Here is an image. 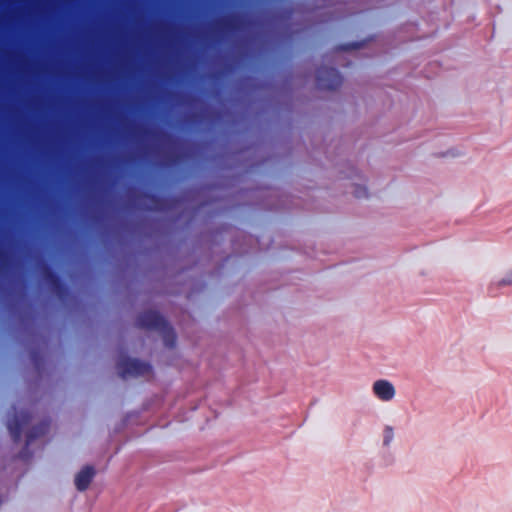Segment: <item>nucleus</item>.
Segmentation results:
<instances>
[{
    "instance_id": "obj_1",
    "label": "nucleus",
    "mask_w": 512,
    "mask_h": 512,
    "mask_svg": "<svg viewBox=\"0 0 512 512\" xmlns=\"http://www.w3.org/2000/svg\"><path fill=\"white\" fill-rule=\"evenodd\" d=\"M117 366L123 377L145 375L150 371V367L146 363L130 358L120 359Z\"/></svg>"
},
{
    "instance_id": "obj_2",
    "label": "nucleus",
    "mask_w": 512,
    "mask_h": 512,
    "mask_svg": "<svg viewBox=\"0 0 512 512\" xmlns=\"http://www.w3.org/2000/svg\"><path fill=\"white\" fill-rule=\"evenodd\" d=\"M371 391L373 396L384 403L391 402L396 396V388L387 379H378L372 383Z\"/></svg>"
},
{
    "instance_id": "obj_3",
    "label": "nucleus",
    "mask_w": 512,
    "mask_h": 512,
    "mask_svg": "<svg viewBox=\"0 0 512 512\" xmlns=\"http://www.w3.org/2000/svg\"><path fill=\"white\" fill-rule=\"evenodd\" d=\"M140 324L150 329L166 330L167 324L164 318L155 311H148L140 318Z\"/></svg>"
},
{
    "instance_id": "obj_4",
    "label": "nucleus",
    "mask_w": 512,
    "mask_h": 512,
    "mask_svg": "<svg viewBox=\"0 0 512 512\" xmlns=\"http://www.w3.org/2000/svg\"><path fill=\"white\" fill-rule=\"evenodd\" d=\"M28 419L27 414L21 413L19 417H15V419L9 421L8 429L15 440L20 437L22 429L28 423Z\"/></svg>"
},
{
    "instance_id": "obj_5",
    "label": "nucleus",
    "mask_w": 512,
    "mask_h": 512,
    "mask_svg": "<svg viewBox=\"0 0 512 512\" xmlns=\"http://www.w3.org/2000/svg\"><path fill=\"white\" fill-rule=\"evenodd\" d=\"M94 476V469L90 466L84 467L75 478V484L78 490H85Z\"/></svg>"
},
{
    "instance_id": "obj_6",
    "label": "nucleus",
    "mask_w": 512,
    "mask_h": 512,
    "mask_svg": "<svg viewBox=\"0 0 512 512\" xmlns=\"http://www.w3.org/2000/svg\"><path fill=\"white\" fill-rule=\"evenodd\" d=\"M327 74L331 77V80L329 82H325L324 79L322 78V75L319 76L320 85L322 87L332 89L340 84V78L337 71L331 69L327 71Z\"/></svg>"
},
{
    "instance_id": "obj_7",
    "label": "nucleus",
    "mask_w": 512,
    "mask_h": 512,
    "mask_svg": "<svg viewBox=\"0 0 512 512\" xmlns=\"http://www.w3.org/2000/svg\"><path fill=\"white\" fill-rule=\"evenodd\" d=\"M383 445L389 446L394 439V429L391 426H385L382 432Z\"/></svg>"
},
{
    "instance_id": "obj_8",
    "label": "nucleus",
    "mask_w": 512,
    "mask_h": 512,
    "mask_svg": "<svg viewBox=\"0 0 512 512\" xmlns=\"http://www.w3.org/2000/svg\"><path fill=\"white\" fill-rule=\"evenodd\" d=\"M506 285H512V269L501 280L492 282L491 287H503Z\"/></svg>"
},
{
    "instance_id": "obj_9",
    "label": "nucleus",
    "mask_w": 512,
    "mask_h": 512,
    "mask_svg": "<svg viewBox=\"0 0 512 512\" xmlns=\"http://www.w3.org/2000/svg\"><path fill=\"white\" fill-rule=\"evenodd\" d=\"M365 194H366V193H365V191H363V192H361V193H357V196H358V197H362V196H365Z\"/></svg>"
},
{
    "instance_id": "obj_10",
    "label": "nucleus",
    "mask_w": 512,
    "mask_h": 512,
    "mask_svg": "<svg viewBox=\"0 0 512 512\" xmlns=\"http://www.w3.org/2000/svg\"><path fill=\"white\" fill-rule=\"evenodd\" d=\"M35 435H29L28 436V443H30Z\"/></svg>"
}]
</instances>
